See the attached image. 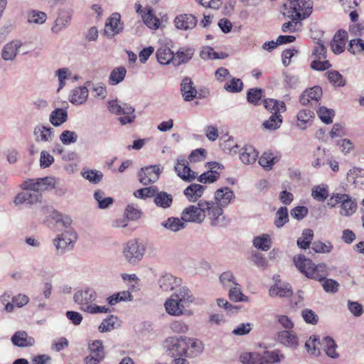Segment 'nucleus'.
Returning <instances> with one entry per match:
<instances>
[{"label": "nucleus", "instance_id": "8", "mask_svg": "<svg viewBox=\"0 0 364 364\" xmlns=\"http://www.w3.org/2000/svg\"><path fill=\"white\" fill-rule=\"evenodd\" d=\"M164 346L171 357H187L186 336L168 337L164 341Z\"/></svg>", "mask_w": 364, "mask_h": 364}, {"label": "nucleus", "instance_id": "31", "mask_svg": "<svg viewBox=\"0 0 364 364\" xmlns=\"http://www.w3.org/2000/svg\"><path fill=\"white\" fill-rule=\"evenodd\" d=\"M262 364H274L284 358V355L278 350H265L261 354Z\"/></svg>", "mask_w": 364, "mask_h": 364}, {"label": "nucleus", "instance_id": "33", "mask_svg": "<svg viewBox=\"0 0 364 364\" xmlns=\"http://www.w3.org/2000/svg\"><path fill=\"white\" fill-rule=\"evenodd\" d=\"M68 119V112L65 109L57 108L54 109L50 114L49 120L50 123L55 126L58 127L65 122Z\"/></svg>", "mask_w": 364, "mask_h": 364}, {"label": "nucleus", "instance_id": "40", "mask_svg": "<svg viewBox=\"0 0 364 364\" xmlns=\"http://www.w3.org/2000/svg\"><path fill=\"white\" fill-rule=\"evenodd\" d=\"M314 237V232L311 229H304L302 236L297 240V245L301 249L306 250L309 247Z\"/></svg>", "mask_w": 364, "mask_h": 364}, {"label": "nucleus", "instance_id": "18", "mask_svg": "<svg viewBox=\"0 0 364 364\" xmlns=\"http://www.w3.org/2000/svg\"><path fill=\"white\" fill-rule=\"evenodd\" d=\"M175 170L178 176L184 181H191L198 176L197 173L191 169L188 161H178Z\"/></svg>", "mask_w": 364, "mask_h": 364}, {"label": "nucleus", "instance_id": "20", "mask_svg": "<svg viewBox=\"0 0 364 364\" xmlns=\"http://www.w3.org/2000/svg\"><path fill=\"white\" fill-rule=\"evenodd\" d=\"M230 153H238L240 159H257L259 155V152L252 145H245L242 148L235 145L230 149Z\"/></svg>", "mask_w": 364, "mask_h": 364}, {"label": "nucleus", "instance_id": "46", "mask_svg": "<svg viewBox=\"0 0 364 364\" xmlns=\"http://www.w3.org/2000/svg\"><path fill=\"white\" fill-rule=\"evenodd\" d=\"M317 114L323 123L329 124L333 122L335 112L332 109H328L326 107H320L317 110Z\"/></svg>", "mask_w": 364, "mask_h": 364}, {"label": "nucleus", "instance_id": "52", "mask_svg": "<svg viewBox=\"0 0 364 364\" xmlns=\"http://www.w3.org/2000/svg\"><path fill=\"white\" fill-rule=\"evenodd\" d=\"M225 90L229 92H239L243 88V83L239 78H232L230 82L225 84Z\"/></svg>", "mask_w": 364, "mask_h": 364}, {"label": "nucleus", "instance_id": "1", "mask_svg": "<svg viewBox=\"0 0 364 364\" xmlns=\"http://www.w3.org/2000/svg\"><path fill=\"white\" fill-rule=\"evenodd\" d=\"M55 178L53 177L28 179L23 181L21 188L25 190L17 194L14 199L16 205H33L41 201V193L55 188Z\"/></svg>", "mask_w": 364, "mask_h": 364}, {"label": "nucleus", "instance_id": "10", "mask_svg": "<svg viewBox=\"0 0 364 364\" xmlns=\"http://www.w3.org/2000/svg\"><path fill=\"white\" fill-rule=\"evenodd\" d=\"M89 355L85 358V364H99L105 357L102 341L95 340L89 344Z\"/></svg>", "mask_w": 364, "mask_h": 364}, {"label": "nucleus", "instance_id": "58", "mask_svg": "<svg viewBox=\"0 0 364 364\" xmlns=\"http://www.w3.org/2000/svg\"><path fill=\"white\" fill-rule=\"evenodd\" d=\"M47 15L42 11H33L28 16V22L42 24L46 21Z\"/></svg>", "mask_w": 364, "mask_h": 364}, {"label": "nucleus", "instance_id": "35", "mask_svg": "<svg viewBox=\"0 0 364 364\" xmlns=\"http://www.w3.org/2000/svg\"><path fill=\"white\" fill-rule=\"evenodd\" d=\"M156 58L159 63L163 65L174 64V53L168 48H161L156 51Z\"/></svg>", "mask_w": 364, "mask_h": 364}, {"label": "nucleus", "instance_id": "6", "mask_svg": "<svg viewBox=\"0 0 364 364\" xmlns=\"http://www.w3.org/2000/svg\"><path fill=\"white\" fill-rule=\"evenodd\" d=\"M200 205L205 210V216L210 220L212 226L224 227L229 221L223 215V210L213 201L200 200Z\"/></svg>", "mask_w": 364, "mask_h": 364}, {"label": "nucleus", "instance_id": "55", "mask_svg": "<svg viewBox=\"0 0 364 364\" xmlns=\"http://www.w3.org/2000/svg\"><path fill=\"white\" fill-rule=\"evenodd\" d=\"M156 188V186H150L138 189L134 191V196L139 198H154Z\"/></svg>", "mask_w": 364, "mask_h": 364}, {"label": "nucleus", "instance_id": "51", "mask_svg": "<svg viewBox=\"0 0 364 364\" xmlns=\"http://www.w3.org/2000/svg\"><path fill=\"white\" fill-rule=\"evenodd\" d=\"M312 250L316 253H328L333 249V245L331 242L327 241L326 242H323L321 241L317 240L312 243Z\"/></svg>", "mask_w": 364, "mask_h": 364}, {"label": "nucleus", "instance_id": "24", "mask_svg": "<svg viewBox=\"0 0 364 364\" xmlns=\"http://www.w3.org/2000/svg\"><path fill=\"white\" fill-rule=\"evenodd\" d=\"M269 294L272 297H291L293 295V290L289 283L282 284L275 283L269 288Z\"/></svg>", "mask_w": 364, "mask_h": 364}, {"label": "nucleus", "instance_id": "41", "mask_svg": "<svg viewBox=\"0 0 364 364\" xmlns=\"http://www.w3.org/2000/svg\"><path fill=\"white\" fill-rule=\"evenodd\" d=\"M254 246L263 251H267L270 249L272 242L269 236L267 234H263L260 236L255 237L253 240Z\"/></svg>", "mask_w": 364, "mask_h": 364}, {"label": "nucleus", "instance_id": "23", "mask_svg": "<svg viewBox=\"0 0 364 364\" xmlns=\"http://www.w3.org/2000/svg\"><path fill=\"white\" fill-rule=\"evenodd\" d=\"M70 13L68 11H61L56 18L54 24L51 28V31L55 34H58L70 25Z\"/></svg>", "mask_w": 364, "mask_h": 364}, {"label": "nucleus", "instance_id": "56", "mask_svg": "<svg viewBox=\"0 0 364 364\" xmlns=\"http://www.w3.org/2000/svg\"><path fill=\"white\" fill-rule=\"evenodd\" d=\"M262 90L259 88L250 89L247 94L248 102L253 105H258L262 98Z\"/></svg>", "mask_w": 364, "mask_h": 364}, {"label": "nucleus", "instance_id": "47", "mask_svg": "<svg viewBox=\"0 0 364 364\" xmlns=\"http://www.w3.org/2000/svg\"><path fill=\"white\" fill-rule=\"evenodd\" d=\"M329 82L336 87H343L346 84L343 75L337 70H331L327 73Z\"/></svg>", "mask_w": 364, "mask_h": 364}, {"label": "nucleus", "instance_id": "27", "mask_svg": "<svg viewBox=\"0 0 364 364\" xmlns=\"http://www.w3.org/2000/svg\"><path fill=\"white\" fill-rule=\"evenodd\" d=\"M205 186L192 183L184 190L183 193L189 201L195 202L203 196Z\"/></svg>", "mask_w": 364, "mask_h": 364}, {"label": "nucleus", "instance_id": "9", "mask_svg": "<svg viewBox=\"0 0 364 364\" xmlns=\"http://www.w3.org/2000/svg\"><path fill=\"white\" fill-rule=\"evenodd\" d=\"M205 167L208 171L200 174L198 178L199 182L205 184L216 181L225 168L223 164L216 161H208Z\"/></svg>", "mask_w": 364, "mask_h": 364}, {"label": "nucleus", "instance_id": "57", "mask_svg": "<svg viewBox=\"0 0 364 364\" xmlns=\"http://www.w3.org/2000/svg\"><path fill=\"white\" fill-rule=\"evenodd\" d=\"M229 298L233 301H247L248 297L244 295L240 289L237 287L231 288L229 291Z\"/></svg>", "mask_w": 364, "mask_h": 364}, {"label": "nucleus", "instance_id": "3", "mask_svg": "<svg viewBox=\"0 0 364 364\" xmlns=\"http://www.w3.org/2000/svg\"><path fill=\"white\" fill-rule=\"evenodd\" d=\"M193 297L190 291L184 287L180 288L176 293L166 300L164 304L166 312L172 316H181L189 304L193 302Z\"/></svg>", "mask_w": 364, "mask_h": 364}, {"label": "nucleus", "instance_id": "32", "mask_svg": "<svg viewBox=\"0 0 364 364\" xmlns=\"http://www.w3.org/2000/svg\"><path fill=\"white\" fill-rule=\"evenodd\" d=\"M36 140L50 141L54 137V129L45 126H38L34 129Z\"/></svg>", "mask_w": 364, "mask_h": 364}, {"label": "nucleus", "instance_id": "64", "mask_svg": "<svg viewBox=\"0 0 364 364\" xmlns=\"http://www.w3.org/2000/svg\"><path fill=\"white\" fill-rule=\"evenodd\" d=\"M171 329L177 333H186L188 330V326L181 321H175L170 324Z\"/></svg>", "mask_w": 364, "mask_h": 364}, {"label": "nucleus", "instance_id": "48", "mask_svg": "<svg viewBox=\"0 0 364 364\" xmlns=\"http://www.w3.org/2000/svg\"><path fill=\"white\" fill-rule=\"evenodd\" d=\"M144 23L151 29L156 30L159 28L160 21L152 13L151 9H149L147 13L142 15Z\"/></svg>", "mask_w": 364, "mask_h": 364}, {"label": "nucleus", "instance_id": "26", "mask_svg": "<svg viewBox=\"0 0 364 364\" xmlns=\"http://www.w3.org/2000/svg\"><path fill=\"white\" fill-rule=\"evenodd\" d=\"M14 345L19 347L32 346L35 340L33 337L28 336L26 331H17L11 338Z\"/></svg>", "mask_w": 364, "mask_h": 364}, {"label": "nucleus", "instance_id": "11", "mask_svg": "<svg viewBox=\"0 0 364 364\" xmlns=\"http://www.w3.org/2000/svg\"><path fill=\"white\" fill-rule=\"evenodd\" d=\"M205 217V210L200 205H190L186 208L181 213V220L184 222L201 223Z\"/></svg>", "mask_w": 364, "mask_h": 364}, {"label": "nucleus", "instance_id": "36", "mask_svg": "<svg viewBox=\"0 0 364 364\" xmlns=\"http://www.w3.org/2000/svg\"><path fill=\"white\" fill-rule=\"evenodd\" d=\"M264 107L272 113H280L286 111V105L284 102L274 99L264 100Z\"/></svg>", "mask_w": 364, "mask_h": 364}, {"label": "nucleus", "instance_id": "53", "mask_svg": "<svg viewBox=\"0 0 364 364\" xmlns=\"http://www.w3.org/2000/svg\"><path fill=\"white\" fill-rule=\"evenodd\" d=\"M347 49L353 54L364 51V41L361 38L350 40Z\"/></svg>", "mask_w": 364, "mask_h": 364}, {"label": "nucleus", "instance_id": "45", "mask_svg": "<svg viewBox=\"0 0 364 364\" xmlns=\"http://www.w3.org/2000/svg\"><path fill=\"white\" fill-rule=\"evenodd\" d=\"M162 225L171 231L176 232L185 227V222L178 218L171 217Z\"/></svg>", "mask_w": 364, "mask_h": 364}, {"label": "nucleus", "instance_id": "62", "mask_svg": "<svg viewBox=\"0 0 364 364\" xmlns=\"http://www.w3.org/2000/svg\"><path fill=\"white\" fill-rule=\"evenodd\" d=\"M314 117V112L310 109H303L297 114L298 121L305 124Z\"/></svg>", "mask_w": 364, "mask_h": 364}, {"label": "nucleus", "instance_id": "16", "mask_svg": "<svg viewBox=\"0 0 364 364\" xmlns=\"http://www.w3.org/2000/svg\"><path fill=\"white\" fill-rule=\"evenodd\" d=\"M235 194L232 190L228 187H223L218 189L215 193V200L222 208L228 206L234 201Z\"/></svg>", "mask_w": 364, "mask_h": 364}, {"label": "nucleus", "instance_id": "39", "mask_svg": "<svg viewBox=\"0 0 364 364\" xmlns=\"http://www.w3.org/2000/svg\"><path fill=\"white\" fill-rule=\"evenodd\" d=\"M282 123V117L280 113H272L268 120L263 122V127L266 129H277Z\"/></svg>", "mask_w": 364, "mask_h": 364}, {"label": "nucleus", "instance_id": "42", "mask_svg": "<svg viewBox=\"0 0 364 364\" xmlns=\"http://www.w3.org/2000/svg\"><path fill=\"white\" fill-rule=\"evenodd\" d=\"M261 358V354L257 352H246L240 356V360L243 364H262Z\"/></svg>", "mask_w": 364, "mask_h": 364}, {"label": "nucleus", "instance_id": "2", "mask_svg": "<svg viewBox=\"0 0 364 364\" xmlns=\"http://www.w3.org/2000/svg\"><path fill=\"white\" fill-rule=\"evenodd\" d=\"M294 262L297 269L309 279L321 281L328 275L327 266L325 264H315L311 259L304 255L295 256Z\"/></svg>", "mask_w": 364, "mask_h": 364}, {"label": "nucleus", "instance_id": "22", "mask_svg": "<svg viewBox=\"0 0 364 364\" xmlns=\"http://www.w3.org/2000/svg\"><path fill=\"white\" fill-rule=\"evenodd\" d=\"M181 95L186 102L193 100L197 95V90L190 77H185L181 84Z\"/></svg>", "mask_w": 364, "mask_h": 364}, {"label": "nucleus", "instance_id": "5", "mask_svg": "<svg viewBox=\"0 0 364 364\" xmlns=\"http://www.w3.org/2000/svg\"><path fill=\"white\" fill-rule=\"evenodd\" d=\"M146 245L139 239H131L123 247V255L131 264H136L141 261L146 252Z\"/></svg>", "mask_w": 364, "mask_h": 364}, {"label": "nucleus", "instance_id": "19", "mask_svg": "<svg viewBox=\"0 0 364 364\" xmlns=\"http://www.w3.org/2000/svg\"><path fill=\"white\" fill-rule=\"evenodd\" d=\"M348 33L344 30H339L333 36L331 43L332 51L335 54H340L344 51L346 42L348 39Z\"/></svg>", "mask_w": 364, "mask_h": 364}, {"label": "nucleus", "instance_id": "61", "mask_svg": "<svg viewBox=\"0 0 364 364\" xmlns=\"http://www.w3.org/2000/svg\"><path fill=\"white\" fill-rule=\"evenodd\" d=\"M304 320L309 323L316 324L318 323L317 315L311 309H304L301 313Z\"/></svg>", "mask_w": 364, "mask_h": 364}, {"label": "nucleus", "instance_id": "29", "mask_svg": "<svg viewBox=\"0 0 364 364\" xmlns=\"http://www.w3.org/2000/svg\"><path fill=\"white\" fill-rule=\"evenodd\" d=\"M187 357L193 358L203 350V343L200 340L186 337Z\"/></svg>", "mask_w": 364, "mask_h": 364}, {"label": "nucleus", "instance_id": "59", "mask_svg": "<svg viewBox=\"0 0 364 364\" xmlns=\"http://www.w3.org/2000/svg\"><path fill=\"white\" fill-rule=\"evenodd\" d=\"M60 139L64 144L74 143L77 139V134L75 132L65 130L62 132Z\"/></svg>", "mask_w": 364, "mask_h": 364}, {"label": "nucleus", "instance_id": "43", "mask_svg": "<svg viewBox=\"0 0 364 364\" xmlns=\"http://www.w3.org/2000/svg\"><path fill=\"white\" fill-rule=\"evenodd\" d=\"M118 324L117 317L110 315L104 319L98 327V330L101 333L107 332L113 330Z\"/></svg>", "mask_w": 364, "mask_h": 364}, {"label": "nucleus", "instance_id": "49", "mask_svg": "<svg viewBox=\"0 0 364 364\" xmlns=\"http://www.w3.org/2000/svg\"><path fill=\"white\" fill-rule=\"evenodd\" d=\"M289 221L288 209L286 207H281L276 213L274 225L277 228L282 227Z\"/></svg>", "mask_w": 364, "mask_h": 364}, {"label": "nucleus", "instance_id": "60", "mask_svg": "<svg viewBox=\"0 0 364 364\" xmlns=\"http://www.w3.org/2000/svg\"><path fill=\"white\" fill-rule=\"evenodd\" d=\"M126 218L128 220H137L141 217V212L134 207L133 205H128L125 210Z\"/></svg>", "mask_w": 364, "mask_h": 364}, {"label": "nucleus", "instance_id": "17", "mask_svg": "<svg viewBox=\"0 0 364 364\" xmlns=\"http://www.w3.org/2000/svg\"><path fill=\"white\" fill-rule=\"evenodd\" d=\"M322 89L320 86H314L304 91L299 97L300 103L306 106L311 101L318 102L322 97Z\"/></svg>", "mask_w": 364, "mask_h": 364}, {"label": "nucleus", "instance_id": "14", "mask_svg": "<svg viewBox=\"0 0 364 364\" xmlns=\"http://www.w3.org/2000/svg\"><path fill=\"white\" fill-rule=\"evenodd\" d=\"M118 13L113 14L107 20L105 26V34L107 37H113L123 29V23Z\"/></svg>", "mask_w": 364, "mask_h": 364}, {"label": "nucleus", "instance_id": "7", "mask_svg": "<svg viewBox=\"0 0 364 364\" xmlns=\"http://www.w3.org/2000/svg\"><path fill=\"white\" fill-rule=\"evenodd\" d=\"M339 203H341L340 213L342 215L350 216L353 214L357 209L356 202L347 194H333L328 202V205L331 207H335Z\"/></svg>", "mask_w": 364, "mask_h": 364}, {"label": "nucleus", "instance_id": "34", "mask_svg": "<svg viewBox=\"0 0 364 364\" xmlns=\"http://www.w3.org/2000/svg\"><path fill=\"white\" fill-rule=\"evenodd\" d=\"M194 50L190 48H181L174 54V65H179L187 63L193 55Z\"/></svg>", "mask_w": 364, "mask_h": 364}, {"label": "nucleus", "instance_id": "30", "mask_svg": "<svg viewBox=\"0 0 364 364\" xmlns=\"http://www.w3.org/2000/svg\"><path fill=\"white\" fill-rule=\"evenodd\" d=\"M21 46L20 41H12L5 45L2 50V58L5 60H12L15 58L18 49Z\"/></svg>", "mask_w": 364, "mask_h": 364}, {"label": "nucleus", "instance_id": "4", "mask_svg": "<svg viewBox=\"0 0 364 364\" xmlns=\"http://www.w3.org/2000/svg\"><path fill=\"white\" fill-rule=\"evenodd\" d=\"M96 293L92 289H86L82 291H78L74 296L75 301L80 306V309L90 314L107 313L110 311L106 306L92 304L96 299Z\"/></svg>", "mask_w": 364, "mask_h": 364}, {"label": "nucleus", "instance_id": "63", "mask_svg": "<svg viewBox=\"0 0 364 364\" xmlns=\"http://www.w3.org/2000/svg\"><path fill=\"white\" fill-rule=\"evenodd\" d=\"M308 213V208L305 206H296L291 210V215L295 219L300 220Z\"/></svg>", "mask_w": 364, "mask_h": 364}, {"label": "nucleus", "instance_id": "38", "mask_svg": "<svg viewBox=\"0 0 364 364\" xmlns=\"http://www.w3.org/2000/svg\"><path fill=\"white\" fill-rule=\"evenodd\" d=\"M278 340L282 344L287 346H295L297 345L298 338L296 336L289 331H282L278 334Z\"/></svg>", "mask_w": 364, "mask_h": 364}, {"label": "nucleus", "instance_id": "44", "mask_svg": "<svg viewBox=\"0 0 364 364\" xmlns=\"http://www.w3.org/2000/svg\"><path fill=\"white\" fill-rule=\"evenodd\" d=\"M127 70L124 67L114 68L110 73L109 81L110 85H115L122 82L126 75Z\"/></svg>", "mask_w": 364, "mask_h": 364}, {"label": "nucleus", "instance_id": "37", "mask_svg": "<svg viewBox=\"0 0 364 364\" xmlns=\"http://www.w3.org/2000/svg\"><path fill=\"white\" fill-rule=\"evenodd\" d=\"M321 346L323 348L324 351L331 358H337L338 354L336 352V344L331 338L325 337L323 338Z\"/></svg>", "mask_w": 364, "mask_h": 364}, {"label": "nucleus", "instance_id": "15", "mask_svg": "<svg viewBox=\"0 0 364 364\" xmlns=\"http://www.w3.org/2000/svg\"><path fill=\"white\" fill-rule=\"evenodd\" d=\"M77 239L76 234L73 231H66L54 240V245L58 251L63 253L69 247H73Z\"/></svg>", "mask_w": 364, "mask_h": 364}, {"label": "nucleus", "instance_id": "50", "mask_svg": "<svg viewBox=\"0 0 364 364\" xmlns=\"http://www.w3.org/2000/svg\"><path fill=\"white\" fill-rule=\"evenodd\" d=\"M311 196L317 201H324L328 196L326 186H316L312 188Z\"/></svg>", "mask_w": 364, "mask_h": 364}, {"label": "nucleus", "instance_id": "54", "mask_svg": "<svg viewBox=\"0 0 364 364\" xmlns=\"http://www.w3.org/2000/svg\"><path fill=\"white\" fill-rule=\"evenodd\" d=\"M318 343L321 345V343L318 341V338L314 336L310 337L309 339L306 341L305 346L309 353L314 355H318L320 354V350L317 348Z\"/></svg>", "mask_w": 364, "mask_h": 364}, {"label": "nucleus", "instance_id": "12", "mask_svg": "<svg viewBox=\"0 0 364 364\" xmlns=\"http://www.w3.org/2000/svg\"><path fill=\"white\" fill-rule=\"evenodd\" d=\"M290 8L296 12L297 19L307 18L311 13L312 2L310 0H289Z\"/></svg>", "mask_w": 364, "mask_h": 364}, {"label": "nucleus", "instance_id": "13", "mask_svg": "<svg viewBox=\"0 0 364 364\" xmlns=\"http://www.w3.org/2000/svg\"><path fill=\"white\" fill-rule=\"evenodd\" d=\"M159 166L153 165L141 168L138 176L140 183L143 185H148L155 182L159 178Z\"/></svg>", "mask_w": 364, "mask_h": 364}, {"label": "nucleus", "instance_id": "28", "mask_svg": "<svg viewBox=\"0 0 364 364\" xmlns=\"http://www.w3.org/2000/svg\"><path fill=\"white\" fill-rule=\"evenodd\" d=\"M88 97V90L86 87H78L73 90L69 97L70 102L73 105H82L85 103Z\"/></svg>", "mask_w": 364, "mask_h": 364}, {"label": "nucleus", "instance_id": "25", "mask_svg": "<svg viewBox=\"0 0 364 364\" xmlns=\"http://www.w3.org/2000/svg\"><path fill=\"white\" fill-rule=\"evenodd\" d=\"M173 200V196L171 194L165 191H159L156 188L154 196V202L156 206L164 209L168 208L171 206Z\"/></svg>", "mask_w": 364, "mask_h": 364}, {"label": "nucleus", "instance_id": "21", "mask_svg": "<svg viewBox=\"0 0 364 364\" xmlns=\"http://www.w3.org/2000/svg\"><path fill=\"white\" fill-rule=\"evenodd\" d=\"M196 18L192 14H181L174 20L177 28L181 30L193 29L197 23Z\"/></svg>", "mask_w": 364, "mask_h": 364}]
</instances>
